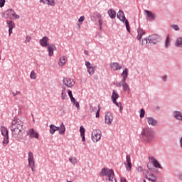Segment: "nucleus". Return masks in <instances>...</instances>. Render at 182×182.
I'll return each instance as SVG.
<instances>
[{
	"mask_svg": "<svg viewBox=\"0 0 182 182\" xmlns=\"http://www.w3.org/2000/svg\"><path fill=\"white\" fill-rule=\"evenodd\" d=\"M149 176H151V177H153V178L151 179V181H152V182L157 181V177H156V176H154V174L151 173V174H149Z\"/></svg>",
	"mask_w": 182,
	"mask_h": 182,
	"instance_id": "obj_43",
	"label": "nucleus"
},
{
	"mask_svg": "<svg viewBox=\"0 0 182 182\" xmlns=\"http://www.w3.org/2000/svg\"><path fill=\"white\" fill-rule=\"evenodd\" d=\"M111 98L112 102L117 101L119 99V94L117 92H113Z\"/></svg>",
	"mask_w": 182,
	"mask_h": 182,
	"instance_id": "obj_27",
	"label": "nucleus"
},
{
	"mask_svg": "<svg viewBox=\"0 0 182 182\" xmlns=\"http://www.w3.org/2000/svg\"><path fill=\"white\" fill-rule=\"evenodd\" d=\"M11 15H12V19H19V15L16 14L15 11H13L11 13Z\"/></svg>",
	"mask_w": 182,
	"mask_h": 182,
	"instance_id": "obj_35",
	"label": "nucleus"
},
{
	"mask_svg": "<svg viewBox=\"0 0 182 182\" xmlns=\"http://www.w3.org/2000/svg\"><path fill=\"white\" fill-rule=\"evenodd\" d=\"M126 168L127 171H130L132 170V162H127V165L126 166Z\"/></svg>",
	"mask_w": 182,
	"mask_h": 182,
	"instance_id": "obj_38",
	"label": "nucleus"
},
{
	"mask_svg": "<svg viewBox=\"0 0 182 182\" xmlns=\"http://www.w3.org/2000/svg\"><path fill=\"white\" fill-rule=\"evenodd\" d=\"M108 15L111 19H114L116 18V11L113 9H111L108 10Z\"/></svg>",
	"mask_w": 182,
	"mask_h": 182,
	"instance_id": "obj_24",
	"label": "nucleus"
},
{
	"mask_svg": "<svg viewBox=\"0 0 182 182\" xmlns=\"http://www.w3.org/2000/svg\"><path fill=\"white\" fill-rule=\"evenodd\" d=\"M112 122H113V114L107 112L105 114V123L106 124H112Z\"/></svg>",
	"mask_w": 182,
	"mask_h": 182,
	"instance_id": "obj_14",
	"label": "nucleus"
},
{
	"mask_svg": "<svg viewBox=\"0 0 182 182\" xmlns=\"http://www.w3.org/2000/svg\"><path fill=\"white\" fill-rule=\"evenodd\" d=\"M125 26L127 28V32H130V26L129 24V21L128 20L125 21Z\"/></svg>",
	"mask_w": 182,
	"mask_h": 182,
	"instance_id": "obj_37",
	"label": "nucleus"
},
{
	"mask_svg": "<svg viewBox=\"0 0 182 182\" xmlns=\"http://www.w3.org/2000/svg\"><path fill=\"white\" fill-rule=\"evenodd\" d=\"M175 46L177 48H182V37H178L176 43H175Z\"/></svg>",
	"mask_w": 182,
	"mask_h": 182,
	"instance_id": "obj_25",
	"label": "nucleus"
},
{
	"mask_svg": "<svg viewBox=\"0 0 182 182\" xmlns=\"http://www.w3.org/2000/svg\"><path fill=\"white\" fill-rule=\"evenodd\" d=\"M30 77L31 79H36V73H35V71H31V74H30Z\"/></svg>",
	"mask_w": 182,
	"mask_h": 182,
	"instance_id": "obj_41",
	"label": "nucleus"
},
{
	"mask_svg": "<svg viewBox=\"0 0 182 182\" xmlns=\"http://www.w3.org/2000/svg\"><path fill=\"white\" fill-rule=\"evenodd\" d=\"M122 76L123 77V80L118 84V86H122L124 90H129V85L126 83V79H127V76H129V70L125 68L123 73H122Z\"/></svg>",
	"mask_w": 182,
	"mask_h": 182,
	"instance_id": "obj_4",
	"label": "nucleus"
},
{
	"mask_svg": "<svg viewBox=\"0 0 182 182\" xmlns=\"http://www.w3.org/2000/svg\"><path fill=\"white\" fill-rule=\"evenodd\" d=\"M144 13L146 21L151 22L156 19V15L149 10H144Z\"/></svg>",
	"mask_w": 182,
	"mask_h": 182,
	"instance_id": "obj_9",
	"label": "nucleus"
},
{
	"mask_svg": "<svg viewBox=\"0 0 182 182\" xmlns=\"http://www.w3.org/2000/svg\"><path fill=\"white\" fill-rule=\"evenodd\" d=\"M171 28H172V29H173V31H180V26H178V25H177V24H172L171 26Z\"/></svg>",
	"mask_w": 182,
	"mask_h": 182,
	"instance_id": "obj_33",
	"label": "nucleus"
},
{
	"mask_svg": "<svg viewBox=\"0 0 182 182\" xmlns=\"http://www.w3.org/2000/svg\"><path fill=\"white\" fill-rule=\"evenodd\" d=\"M141 45H147L149 43V38H145L141 41Z\"/></svg>",
	"mask_w": 182,
	"mask_h": 182,
	"instance_id": "obj_36",
	"label": "nucleus"
},
{
	"mask_svg": "<svg viewBox=\"0 0 182 182\" xmlns=\"http://www.w3.org/2000/svg\"><path fill=\"white\" fill-rule=\"evenodd\" d=\"M178 177L179 180H182V173H179L178 175Z\"/></svg>",
	"mask_w": 182,
	"mask_h": 182,
	"instance_id": "obj_60",
	"label": "nucleus"
},
{
	"mask_svg": "<svg viewBox=\"0 0 182 182\" xmlns=\"http://www.w3.org/2000/svg\"><path fill=\"white\" fill-rule=\"evenodd\" d=\"M85 127H83V126H81V127H80V136L85 135Z\"/></svg>",
	"mask_w": 182,
	"mask_h": 182,
	"instance_id": "obj_42",
	"label": "nucleus"
},
{
	"mask_svg": "<svg viewBox=\"0 0 182 182\" xmlns=\"http://www.w3.org/2000/svg\"><path fill=\"white\" fill-rule=\"evenodd\" d=\"M55 132H56V126L53 124L50 125V134H55Z\"/></svg>",
	"mask_w": 182,
	"mask_h": 182,
	"instance_id": "obj_30",
	"label": "nucleus"
},
{
	"mask_svg": "<svg viewBox=\"0 0 182 182\" xmlns=\"http://www.w3.org/2000/svg\"><path fill=\"white\" fill-rule=\"evenodd\" d=\"M171 46V43H170V37L168 36L166 37V41H165V48L166 49H168Z\"/></svg>",
	"mask_w": 182,
	"mask_h": 182,
	"instance_id": "obj_26",
	"label": "nucleus"
},
{
	"mask_svg": "<svg viewBox=\"0 0 182 182\" xmlns=\"http://www.w3.org/2000/svg\"><path fill=\"white\" fill-rule=\"evenodd\" d=\"M73 104L74 106H75V107H77V110L80 109V105H79V102H76L75 100V102H73Z\"/></svg>",
	"mask_w": 182,
	"mask_h": 182,
	"instance_id": "obj_44",
	"label": "nucleus"
},
{
	"mask_svg": "<svg viewBox=\"0 0 182 182\" xmlns=\"http://www.w3.org/2000/svg\"><path fill=\"white\" fill-rule=\"evenodd\" d=\"M67 97H68V95H66V92H62V93H61L62 100H65V99H66Z\"/></svg>",
	"mask_w": 182,
	"mask_h": 182,
	"instance_id": "obj_45",
	"label": "nucleus"
},
{
	"mask_svg": "<svg viewBox=\"0 0 182 182\" xmlns=\"http://www.w3.org/2000/svg\"><path fill=\"white\" fill-rule=\"evenodd\" d=\"M98 22H99L100 26H102V18H100V19L98 20Z\"/></svg>",
	"mask_w": 182,
	"mask_h": 182,
	"instance_id": "obj_62",
	"label": "nucleus"
},
{
	"mask_svg": "<svg viewBox=\"0 0 182 182\" xmlns=\"http://www.w3.org/2000/svg\"><path fill=\"white\" fill-rule=\"evenodd\" d=\"M10 129L12 134L18 135L23 130V123L19 118L15 117L10 126Z\"/></svg>",
	"mask_w": 182,
	"mask_h": 182,
	"instance_id": "obj_2",
	"label": "nucleus"
},
{
	"mask_svg": "<svg viewBox=\"0 0 182 182\" xmlns=\"http://www.w3.org/2000/svg\"><path fill=\"white\" fill-rule=\"evenodd\" d=\"M147 120V123L150 125V126H157V120H156L155 119H154L151 117H148L146 118Z\"/></svg>",
	"mask_w": 182,
	"mask_h": 182,
	"instance_id": "obj_18",
	"label": "nucleus"
},
{
	"mask_svg": "<svg viewBox=\"0 0 182 182\" xmlns=\"http://www.w3.org/2000/svg\"><path fill=\"white\" fill-rule=\"evenodd\" d=\"M1 134L4 136L3 146L6 147L9 144V132L5 127H1Z\"/></svg>",
	"mask_w": 182,
	"mask_h": 182,
	"instance_id": "obj_5",
	"label": "nucleus"
},
{
	"mask_svg": "<svg viewBox=\"0 0 182 182\" xmlns=\"http://www.w3.org/2000/svg\"><path fill=\"white\" fill-rule=\"evenodd\" d=\"M83 21H85V16H83L78 19V22H83Z\"/></svg>",
	"mask_w": 182,
	"mask_h": 182,
	"instance_id": "obj_51",
	"label": "nucleus"
},
{
	"mask_svg": "<svg viewBox=\"0 0 182 182\" xmlns=\"http://www.w3.org/2000/svg\"><path fill=\"white\" fill-rule=\"evenodd\" d=\"M173 117L176 119V120H181L182 122V113L180 111H174L173 112Z\"/></svg>",
	"mask_w": 182,
	"mask_h": 182,
	"instance_id": "obj_21",
	"label": "nucleus"
},
{
	"mask_svg": "<svg viewBox=\"0 0 182 182\" xmlns=\"http://www.w3.org/2000/svg\"><path fill=\"white\" fill-rule=\"evenodd\" d=\"M21 93L20 92H12L13 96H16Z\"/></svg>",
	"mask_w": 182,
	"mask_h": 182,
	"instance_id": "obj_55",
	"label": "nucleus"
},
{
	"mask_svg": "<svg viewBox=\"0 0 182 182\" xmlns=\"http://www.w3.org/2000/svg\"><path fill=\"white\" fill-rule=\"evenodd\" d=\"M69 160L72 164H76V163H77V159L76 158H70Z\"/></svg>",
	"mask_w": 182,
	"mask_h": 182,
	"instance_id": "obj_40",
	"label": "nucleus"
},
{
	"mask_svg": "<svg viewBox=\"0 0 182 182\" xmlns=\"http://www.w3.org/2000/svg\"><path fill=\"white\" fill-rule=\"evenodd\" d=\"M141 36H141V34L138 33V35L136 36V38L138 39V41H140L141 39Z\"/></svg>",
	"mask_w": 182,
	"mask_h": 182,
	"instance_id": "obj_52",
	"label": "nucleus"
},
{
	"mask_svg": "<svg viewBox=\"0 0 182 182\" xmlns=\"http://www.w3.org/2000/svg\"><path fill=\"white\" fill-rule=\"evenodd\" d=\"M29 42H31V36H27L26 38V41H25V43H28Z\"/></svg>",
	"mask_w": 182,
	"mask_h": 182,
	"instance_id": "obj_49",
	"label": "nucleus"
},
{
	"mask_svg": "<svg viewBox=\"0 0 182 182\" xmlns=\"http://www.w3.org/2000/svg\"><path fill=\"white\" fill-rule=\"evenodd\" d=\"M53 50H56V46L53 44L48 46V56H53Z\"/></svg>",
	"mask_w": 182,
	"mask_h": 182,
	"instance_id": "obj_17",
	"label": "nucleus"
},
{
	"mask_svg": "<svg viewBox=\"0 0 182 182\" xmlns=\"http://www.w3.org/2000/svg\"><path fill=\"white\" fill-rule=\"evenodd\" d=\"M82 137V141H86V138L85 137V135H80Z\"/></svg>",
	"mask_w": 182,
	"mask_h": 182,
	"instance_id": "obj_54",
	"label": "nucleus"
},
{
	"mask_svg": "<svg viewBox=\"0 0 182 182\" xmlns=\"http://www.w3.org/2000/svg\"><path fill=\"white\" fill-rule=\"evenodd\" d=\"M117 17L118 18V19H119V21H121V22H124L125 21H127L126 19V16H124V13L122 10H119L118 11V13L117 14Z\"/></svg>",
	"mask_w": 182,
	"mask_h": 182,
	"instance_id": "obj_16",
	"label": "nucleus"
},
{
	"mask_svg": "<svg viewBox=\"0 0 182 182\" xmlns=\"http://www.w3.org/2000/svg\"><path fill=\"white\" fill-rule=\"evenodd\" d=\"M28 161L32 171H35V161L33 160V153L32 151L28 152Z\"/></svg>",
	"mask_w": 182,
	"mask_h": 182,
	"instance_id": "obj_8",
	"label": "nucleus"
},
{
	"mask_svg": "<svg viewBox=\"0 0 182 182\" xmlns=\"http://www.w3.org/2000/svg\"><path fill=\"white\" fill-rule=\"evenodd\" d=\"M110 68L112 70H120L122 69V65L119 63H112L110 64Z\"/></svg>",
	"mask_w": 182,
	"mask_h": 182,
	"instance_id": "obj_19",
	"label": "nucleus"
},
{
	"mask_svg": "<svg viewBox=\"0 0 182 182\" xmlns=\"http://www.w3.org/2000/svg\"><path fill=\"white\" fill-rule=\"evenodd\" d=\"M126 159H127V163H132V159L130 158V155H127L126 156Z\"/></svg>",
	"mask_w": 182,
	"mask_h": 182,
	"instance_id": "obj_48",
	"label": "nucleus"
},
{
	"mask_svg": "<svg viewBox=\"0 0 182 182\" xmlns=\"http://www.w3.org/2000/svg\"><path fill=\"white\" fill-rule=\"evenodd\" d=\"M137 33L143 36V35H146V31H144V30H143L141 28L139 27L137 29Z\"/></svg>",
	"mask_w": 182,
	"mask_h": 182,
	"instance_id": "obj_32",
	"label": "nucleus"
},
{
	"mask_svg": "<svg viewBox=\"0 0 182 182\" xmlns=\"http://www.w3.org/2000/svg\"><path fill=\"white\" fill-rule=\"evenodd\" d=\"M121 182H127V181L124 178H121Z\"/></svg>",
	"mask_w": 182,
	"mask_h": 182,
	"instance_id": "obj_59",
	"label": "nucleus"
},
{
	"mask_svg": "<svg viewBox=\"0 0 182 182\" xmlns=\"http://www.w3.org/2000/svg\"><path fill=\"white\" fill-rule=\"evenodd\" d=\"M139 137L141 141L145 143H151L154 140V131L150 128L143 129Z\"/></svg>",
	"mask_w": 182,
	"mask_h": 182,
	"instance_id": "obj_1",
	"label": "nucleus"
},
{
	"mask_svg": "<svg viewBox=\"0 0 182 182\" xmlns=\"http://www.w3.org/2000/svg\"><path fill=\"white\" fill-rule=\"evenodd\" d=\"M85 66L87 69L89 75H92L95 74V70H96V67L91 66L90 62L86 61Z\"/></svg>",
	"mask_w": 182,
	"mask_h": 182,
	"instance_id": "obj_12",
	"label": "nucleus"
},
{
	"mask_svg": "<svg viewBox=\"0 0 182 182\" xmlns=\"http://www.w3.org/2000/svg\"><path fill=\"white\" fill-rule=\"evenodd\" d=\"M63 82L67 87H72L73 86H75V81L69 77L64 78L63 80Z\"/></svg>",
	"mask_w": 182,
	"mask_h": 182,
	"instance_id": "obj_10",
	"label": "nucleus"
},
{
	"mask_svg": "<svg viewBox=\"0 0 182 182\" xmlns=\"http://www.w3.org/2000/svg\"><path fill=\"white\" fill-rule=\"evenodd\" d=\"M180 146L181 148L182 149V137L180 139Z\"/></svg>",
	"mask_w": 182,
	"mask_h": 182,
	"instance_id": "obj_64",
	"label": "nucleus"
},
{
	"mask_svg": "<svg viewBox=\"0 0 182 182\" xmlns=\"http://www.w3.org/2000/svg\"><path fill=\"white\" fill-rule=\"evenodd\" d=\"M149 160L151 163L154 165V167L156 168H163L161 165L160 164V162L156 159L154 156H149Z\"/></svg>",
	"mask_w": 182,
	"mask_h": 182,
	"instance_id": "obj_11",
	"label": "nucleus"
},
{
	"mask_svg": "<svg viewBox=\"0 0 182 182\" xmlns=\"http://www.w3.org/2000/svg\"><path fill=\"white\" fill-rule=\"evenodd\" d=\"M12 29L14 28H9V34L11 35L12 33Z\"/></svg>",
	"mask_w": 182,
	"mask_h": 182,
	"instance_id": "obj_63",
	"label": "nucleus"
},
{
	"mask_svg": "<svg viewBox=\"0 0 182 182\" xmlns=\"http://www.w3.org/2000/svg\"><path fill=\"white\" fill-rule=\"evenodd\" d=\"M100 176L102 177H106V182H117L114 178V171L113 169H109L107 168H104L101 170Z\"/></svg>",
	"mask_w": 182,
	"mask_h": 182,
	"instance_id": "obj_3",
	"label": "nucleus"
},
{
	"mask_svg": "<svg viewBox=\"0 0 182 182\" xmlns=\"http://www.w3.org/2000/svg\"><path fill=\"white\" fill-rule=\"evenodd\" d=\"M15 12V11L12 9H9L6 11L5 14H2V17L3 18H10V19H12V13Z\"/></svg>",
	"mask_w": 182,
	"mask_h": 182,
	"instance_id": "obj_20",
	"label": "nucleus"
},
{
	"mask_svg": "<svg viewBox=\"0 0 182 182\" xmlns=\"http://www.w3.org/2000/svg\"><path fill=\"white\" fill-rule=\"evenodd\" d=\"M6 22L9 26V29H14V28H15V23H14V21L8 20Z\"/></svg>",
	"mask_w": 182,
	"mask_h": 182,
	"instance_id": "obj_28",
	"label": "nucleus"
},
{
	"mask_svg": "<svg viewBox=\"0 0 182 182\" xmlns=\"http://www.w3.org/2000/svg\"><path fill=\"white\" fill-rule=\"evenodd\" d=\"M40 45L43 46V48L48 47L49 44V38L46 36L43 37L42 39L40 40Z\"/></svg>",
	"mask_w": 182,
	"mask_h": 182,
	"instance_id": "obj_15",
	"label": "nucleus"
},
{
	"mask_svg": "<svg viewBox=\"0 0 182 182\" xmlns=\"http://www.w3.org/2000/svg\"><path fill=\"white\" fill-rule=\"evenodd\" d=\"M5 6V0H0V8H4Z\"/></svg>",
	"mask_w": 182,
	"mask_h": 182,
	"instance_id": "obj_47",
	"label": "nucleus"
},
{
	"mask_svg": "<svg viewBox=\"0 0 182 182\" xmlns=\"http://www.w3.org/2000/svg\"><path fill=\"white\" fill-rule=\"evenodd\" d=\"M40 2L46 5H50V6H55V0H40Z\"/></svg>",
	"mask_w": 182,
	"mask_h": 182,
	"instance_id": "obj_22",
	"label": "nucleus"
},
{
	"mask_svg": "<svg viewBox=\"0 0 182 182\" xmlns=\"http://www.w3.org/2000/svg\"><path fill=\"white\" fill-rule=\"evenodd\" d=\"M149 43H153V45H157L159 42L161 41V37L158 34H153L149 36V38H148Z\"/></svg>",
	"mask_w": 182,
	"mask_h": 182,
	"instance_id": "obj_7",
	"label": "nucleus"
},
{
	"mask_svg": "<svg viewBox=\"0 0 182 182\" xmlns=\"http://www.w3.org/2000/svg\"><path fill=\"white\" fill-rule=\"evenodd\" d=\"M70 100L72 102V103H75V102L76 101V99L74 98V97L70 98Z\"/></svg>",
	"mask_w": 182,
	"mask_h": 182,
	"instance_id": "obj_56",
	"label": "nucleus"
},
{
	"mask_svg": "<svg viewBox=\"0 0 182 182\" xmlns=\"http://www.w3.org/2000/svg\"><path fill=\"white\" fill-rule=\"evenodd\" d=\"M100 105H98V109L95 114V117L97 119L99 117H100Z\"/></svg>",
	"mask_w": 182,
	"mask_h": 182,
	"instance_id": "obj_39",
	"label": "nucleus"
},
{
	"mask_svg": "<svg viewBox=\"0 0 182 182\" xmlns=\"http://www.w3.org/2000/svg\"><path fill=\"white\" fill-rule=\"evenodd\" d=\"M90 110L91 112H95V110H97V107H94L93 106L90 105Z\"/></svg>",
	"mask_w": 182,
	"mask_h": 182,
	"instance_id": "obj_46",
	"label": "nucleus"
},
{
	"mask_svg": "<svg viewBox=\"0 0 182 182\" xmlns=\"http://www.w3.org/2000/svg\"><path fill=\"white\" fill-rule=\"evenodd\" d=\"M59 134L61 136H63L65 134V132H66V127H65V124H63V122L60 124V129H59Z\"/></svg>",
	"mask_w": 182,
	"mask_h": 182,
	"instance_id": "obj_23",
	"label": "nucleus"
},
{
	"mask_svg": "<svg viewBox=\"0 0 182 182\" xmlns=\"http://www.w3.org/2000/svg\"><path fill=\"white\" fill-rule=\"evenodd\" d=\"M68 96H70V99H72L73 97V95L72 94V92H68Z\"/></svg>",
	"mask_w": 182,
	"mask_h": 182,
	"instance_id": "obj_53",
	"label": "nucleus"
},
{
	"mask_svg": "<svg viewBox=\"0 0 182 182\" xmlns=\"http://www.w3.org/2000/svg\"><path fill=\"white\" fill-rule=\"evenodd\" d=\"M144 114H146V111H144V109H140V114L139 117L141 119H143V117H144Z\"/></svg>",
	"mask_w": 182,
	"mask_h": 182,
	"instance_id": "obj_34",
	"label": "nucleus"
},
{
	"mask_svg": "<svg viewBox=\"0 0 182 182\" xmlns=\"http://www.w3.org/2000/svg\"><path fill=\"white\" fill-rule=\"evenodd\" d=\"M112 103H114V105H116V106H117V107H119V112H122V111L123 110V105H122V104L120 102L118 103L117 101H112Z\"/></svg>",
	"mask_w": 182,
	"mask_h": 182,
	"instance_id": "obj_31",
	"label": "nucleus"
},
{
	"mask_svg": "<svg viewBox=\"0 0 182 182\" xmlns=\"http://www.w3.org/2000/svg\"><path fill=\"white\" fill-rule=\"evenodd\" d=\"M84 53H85V55H87V56L89 55V51H87L86 50H84Z\"/></svg>",
	"mask_w": 182,
	"mask_h": 182,
	"instance_id": "obj_61",
	"label": "nucleus"
},
{
	"mask_svg": "<svg viewBox=\"0 0 182 182\" xmlns=\"http://www.w3.org/2000/svg\"><path fill=\"white\" fill-rule=\"evenodd\" d=\"M27 134L31 139H39V134L35 132V129H29V131L27 132Z\"/></svg>",
	"mask_w": 182,
	"mask_h": 182,
	"instance_id": "obj_13",
	"label": "nucleus"
},
{
	"mask_svg": "<svg viewBox=\"0 0 182 182\" xmlns=\"http://www.w3.org/2000/svg\"><path fill=\"white\" fill-rule=\"evenodd\" d=\"M102 138V131L100 129H95L92 132V140L94 143H97Z\"/></svg>",
	"mask_w": 182,
	"mask_h": 182,
	"instance_id": "obj_6",
	"label": "nucleus"
},
{
	"mask_svg": "<svg viewBox=\"0 0 182 182\" xmlns=\"http://www.w3.org/2000/svg\"><path fill=\"white\" fill-rule=\"evenodd\" d=\"M145 178L146 180H149V181H151V178H149V176L147 175L145 176Z\"/></svg>",
	"mask_w": 182,
	"mask_h": 182,
	"instance_id": "obj_58",
	"label": "nucleus"
},
{
	"mask_svg": "<svg viewBox=\"0 0 182 182\" xmlns=\"http://www.w3.org/2000/svg\"><path fill=\"white\" fill-rule=\"evenodd\" d=\"M163 82H167V75H164L161 77Z\"/></svg>",
	"mask_w": 182,
	"mask_h": 182,
	"instance_id": "obj_50",
	"label": "nucleus"
},
{
	"mask_svg": "<svg viewBox=\"0 0 182 182\" xmlns=\"http://www.w3.org/2000/svg\"><path fill=\"white\" fill-rule=\"evenodd\" d=\"M138 171H143V168L141 166H139L137 168Z\"/></svg>",
	"mask_w": 182,
	"mask_h": 182,
	"instance_id": "obj_57",
	"label": "nucleus"
},
{
	"mask_svg": "<svg viewBox=\"0 0 182 182\" xmlns=\"http://www.w3.org/2000/svg\"><path fill=\"white\" fill-rule=\"evenodd\" d=\"M65 63H66V57L62 56L61 58H60L59 65L63 66L65 65Z\"/></svg>",
	"mask_w": 182,
	"mask_h": 182,
	"instance_id": "obj_29",
	"label": "nucleus"
}]
</instances>
